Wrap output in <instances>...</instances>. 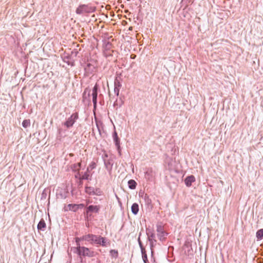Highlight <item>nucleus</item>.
Instances as JSON below:
<instances>
[{
	"mask_svg": "<svg viewBox=\"0 0 263 263\" xmlns=\"http://www.w3.org/2000/svg\"><path fill=\"white\" fill-rule=\"evenodd\" d=\"M140 235H141V234H140V235H139V238L138 239V243L139 245L140 248L141 249V251H142V250H145V249L142 245L141 241L140 240Z\"/></svg>",
	"mask_w": 263,
	"mask_h": 263,
	"instance_id": "obj_23",
	"label": "nucleus"
},
{
	"mask_svg": "<svg viewBox=\"0 0 263 263\" xmlns=\"http://www.w3.org/2000/svg\"><path fill=\"white\" fill-rule=\"evenodd\" d=\"M79 205L76 204H69L66 208V210L76 212L79 209Z\"/></svg>",
	"mask_w": 263,
	"mask_h": 263,
	"instance_id": "obj_13",
	"label": "nucleus"
},
{
	"mask_svg": "<svg viewBox=\"0 0 263 263\" xmlns=\"http://www.w3.org/2000/svg\"><path fill=\"white\" fill-rule=\"evenodd\" d=\"M95 67L90 63H87L84 69L87 73H92L94 71Z\"/></svg>",
	"mask_w": 263,
	"mask_h": 263,
	"instance_id": "obj_12",
	"label": "nucleus"
},
{
	"mask_svg": "<svg viewBox=\"0 0 263 263\" xmlns=\"http://www.w3.org/2000/svg\"><path fill=\"white\" fill-rule=\"evenodd\" d=\"M95 11L92 7H89L88 5H82L80 6L76 10L77 14H81L84 13H90Z\"/></svg>",
	"mask_w": 263,
	"mask_h": 263,
	"instance_id": "obj_3",
	"label": "nucleus"
},
{
	"mask_svg": "<svg viewBox=\"0 0 263 263\" xmlns=\"http://www.w3.org/2000/svg\"><path fill=\"white\" fill-rule=\"evenodd\" d=\"M85 192L89 195L101 196L102 194V191L100 189H95L91 186H86Z\"/></svg>",
	"mask_w": 263,
	"mask_h": 263,
	"instance_id": "obj_5",
	"label": "nucleus"
},
{
	"mask_svg": "<svg viewBox=\"0 0 263 263\" xmlns=\"http://www.w3.org/2000/svg\"><path fill=\"white\" fill-rule=\"evenodd\" d=\"M100 210V206L99 205H90L87 208V213L89 212H95L98 213Z\"/></svg>",
	"mask_w": 263,
	"mask_h": 263,
	"instance_id": "obj_10",
	"label": "nucleus"
},
{
	"mask_svg": "<svg viewBox=\"0 0 263 263\" xmlns=\"http://www.w3.org/2000/svg\"><path fill=\"white\" fill-rule=\"evenodd\" d=\"M121 84L118 79H116L114 82V87L120 88Z\"/></svg>",
	"mask_w": 263,
	"mask_h": 263,
	"instance_id": "obj_22",
	"label": "nucleus"
},
{
	"mask_svg": "<svg viewBox=\"0 0 263 263\" xmlns=\"http://www.w3.org/2000/svg\"><path fill=\"white\" fill-rule=\"evenodd\" d=\"M89 167H87L86 172H85L84 174L80 177V180H88L89 178Z\"/></svg>",
	"mask_w": 263,
	"mask_h": 263,
	"instance_id": "obj_16",
	"label": "nucleus"
},
{
	"mask_svg": "<svg viewBox=\"0 0 263 263\" xmlns=\"http://www.w3.org/2000/svg\"><path fill=\"white\" fill-rule=\"evenodd\" d=\"M30 125V122L29 120H24L22 123V126L24 128H27Z\"/></svg>",
	"mask_w": 263,
	"mask_h": 263,
	"instance_id": "obj_20",
	"label": "nucleus"
},
{
	"mask_svg": "<svg viewBox=\"0 0 263 263\" xmlns=\"http://www.w3.org/2000/svg\"><path fill=\"white\" fill-rule=\"evenodd\" d=\"M131 210L134 215H137L139 212V205L137 203H133L131 207Z\"/></svg>",
	"mask_w": 263,
	"mask_h": 263,
	"instance_id": "obj_15",
	"label": "nucleus"
},
{
	"mask_svg": "<svg viewBox=\"0 0 263 263\" xmlns=\"http://www.w3.org/2000/svg\"><path fill=\"white\" fill-rule=\"evenodd\" d=\"M256 238L258 240H260L263 238V229H259L257 231Z\"/></svg>",
	"mask_w": 263,
	"mask_h": 263,
	"instance_id": "obj_18",
	"label": "nucleus"
},
{
	"mask_svg": "<svg viewBox=\"0 0 263 263\" xmlns=\"http://www.w3.org/2000/svg\"><path fill=\"white\" fill-rule=\"evenodd\" d=\"M103 161L105 168L109 173H111L113 165V160L111 158H109L108 159H105L104 157H103Z\"/></svg>",
	"mask_w": 263,
	"mask_h": 263,
	"instance_id": "obj_8",
	"label": "nucleus"
},
{
	"mask_svg": "<svg viewBox=\"0 0 263 263\" xmlns=\"http://www.w3.org/2000/svg\"><path fill=\"white\" fill-rule=\"evenodd\" d=\"M195 181V177L193 175L187 176L184 180V182L187 186H190L192 183Z\"/></svg>",
	"mask_w": 263,
	"mask_h": 263,
	"instance_id": "obj_11",
	"label": "nucleus"
},
{
	"mask_svg": "<svg viewBox=\"0 0 263 263\" xmlns=\"http://www.w3.org/2000/svg\"><path fill=\"white\" fill-rule=\"evenodd\" d=\"M110 255L115 258H117L118 257V251L115 250H111L110 251Z\"/></svg>",
	"mask_w": 263,
	"mask_h": 263,
	"instance_id": "obj_21",
	"label": "nucleus"
},
{
	"mask_svg": "<svg viewBox=\"0 0 263 263\" xmlns=\"http://www.w3.org/2000/svg\"><path fill=\"white\" fill-rule=\"evenodd\" d=\"M141 251V253H142V257L144 263H146V262L148 261V259H147V254L146 253V251H145V250H142Z\"/></svg>",
	"mask_w": 263,
	"mask_h": 263,
	"instance_id": "obj_19",
	"label": "nucleus"
},
{
	"mask_svg": "<svg viewBox=\"0 0 263 263\" xmlns=\"http://www.w3.org/2000/svg\"><path fill=\"white\" fill-rule=\"evenodd\" d=\"M78 118V115L77 113L72 114L71 116L67 119L66 121L64 123V125L67 128L72 127Z\"/></svg>",
	"mask_w": 263,
	"mask_h": 263,
	"instance_id": "obj_4",
	"label": "nucleus"
},
{
	"mask_svg": "<svg viewBox=\"0 0 263 263\" xmlns=\"http://www.w3.org/2000/svg\"><path fill=\"white\" fill-rule=\"evenodd\" d=\"M81 163H78L77 164H75L73 165V168L74 170H77L78 171L79 170L80 168L81 167Z\"/></svg>",
	"mask_w": 263,
	"mask_h": 263,
	"instance_id": "obj_24",
	"label": "nucleus"
},
{
	"mask_svg": "<svg viewBox=\"0 0 263 263\" xmlns=\"http://www.w3.org/2000/svg\"><path fill=\"white\" fill-rule=\"evenodd\" d=\"M96 167V164L95 162H92L89 165V166L88 167H90L91 169H93Z\"/></svg>",
	"mask_w": 263,
	"mask_h": 263,
	"instance_id": "obj_27",
	"label": "nucleus"
},
{
	"mask_svg": "<svg viewBox=\"0 0 263 263\" xmlns=\"http://www.w3.org/2000/svg\"><path fill=\"white\" fill-rule=\"evenodd\" d=\"M157 231L159 239L161 241H163L167 233L164 231L163 227L161 226H157Z\"/></svg>",
	"mask_w": 263,
	"mask_h": 263,
	"instance_id": "obj_7",
	"label": "nucleus"
},
{
	"mask_svg": "<svg viewBox=\"0 0 263 263\" xmlns=\"http://www.w3.org/2000/svg\"><path fill=\"white\" fill-rule=\"evenodd\" d=\"M78 241L77 243V252L80 255L84 256L92 257L94 255V252L91 251L88 248L85 247H81Z\"/></svg>",
	"mask_w": 263,
	"mask_h": 263,
	"instance_id": "obj_2",
	"label": "nucleus"
},
{
	"mask_svg": "<svg viewBox=\"0 0 263 263\" xmlns=\"http://www.w3.org/2000/svg\"><path fill=\"white\" fill-rule=\"evenodd\" d=\"M82 240L88 241L90 244L97 246L106 247L109 245V241L106 237H103L100 235H96L92 234H88L83 236L82 237L76 238L77 242H78V241Z\"/></svg>",
	"mask_w": 263,
	"mask_h": 263,
	"instance_id": "obj_1",
	"label": "nucleus"
},
{
	"mask_svg": "<svg viewBox=\"0 0 263 263\" xmlns=\"http://www.w3.org/2000/svg\"><path fill=\"white\" fill-rule=\"evenodd\" d=\"M128 185L129 189L134 190L136 187L137 183L134 180L130 179L128 182Z\"/></svg>",
	"mask_w": 263,
	"mask_h": 263,
	"instance_id": "obj_17",
	"label": "nucleus"
},
{
	"mask_svg": "<svg viewBox=\"0 0 263 263\" xmlns=\"http://www.w3.org/2000/svg\"><path fill=\"white\" fill-rule=\"evenodd\" d=\"M112 137L115 144L117 148V149L120 152V139L119 138L116 131H114L112 134Z\"/></svg>",
	"mask_w": 263,
	"mask_h": 263,
	"instance_id": "obj_9",
	"label": "nucleus"
},
{
	"mask_svg": "<svg viewBox=\"0 0 263 263\" xmlns=\"http://www.w3.org/2000/svg\"><path fill=\"white\" fill-rule=\"evenodd\" d=\"M129 30H132V27H130V28H129Z\"/></svg>",
	"mask_w": 263,
	"mask_h": 263,
	"instance_id": "obj_31",
	"label": "nucleus"
},
{
	"mask_svg": "<svg viewBox=\"0 0 263 263\" xmlns=\"http://www.w3.org/2000/svg\"><path fill=\"white\" fill-rule=\"evenodd\" d=\"M98 86L97 84H96L92 88V102L93 104L94 108H96L97 103V96H98Z\"/></svg>",
	"mask_w": 263,
	"mask_h": 263,
	"instance_id": "obj_6",
	"label": "nucleus"
},
{
	"mask_svg": "<svg viewBox=\"0 0 263 263\" xmlns=\"http://www.w3.org/2000/svg\"><path fill=\"white\" fill-rule=\"evenodd\" d=\"M44 194V193L43 192V193H42V196H43Z\"/></svg>",
	"mask_w": 263,
	"mask_h": 263,
	"instance_id": "obj_32",
	"label": "nucleus"
},
{
	"mask_svg": "<svg viewBox=\"0 0 263 263\" xmlns=\"http://www.w3.org/2000/svg\"><path fill=\"white\" fill-rule=\"evenodd\" d=\"M120 88H117V87H114V92L117 96H118L119 95Z\"/></svg>",
	"mask_w": 263,
	"mask_h": 263,
	"instance_id": "obj_26",
	"label": "nucleus"
},
{
	"mask_svg": "<svg viewBox=\"0 0 263 263\" xmlns=\"http://www.w3.org/2000/svg\"><path fill=\"white\" fill-rule=\"evenodd\" d=\"M67 63L68 65H70L71 66H72L73 65V62L72 63L67 62Z\"/></svg>",
	"mask_w": 263,
	"mask_h": 263,
	"instance_id": "obj_29",
	"label": "nucleus"
},
{
	"mask_svg": "<svg viewBox=\"0 0 263 263\" xmlns=\"http://www.w3.org/2000/svg\"><path fill=\"white\" fill-rule=\"evenodd\" d=\"M104 157L105 159H106L108 158V155L107 154H105L104 155H103L102 158H103Z\"/></svg>",
	"mask_w": 263,
	"mask_h": 263,
	"instance_id": "obj_28",
	"label": "nucleus"
},
{
	"mask_svg": "<svg viewBox=\"0 0 263 263\" xmlns=\"http://www.w3.org/2000/svg\"><path fill=\"white\" fill-rule=\"evenodd\" d=\"M147 234L148 235V240L151 242L152 241V239L155 237V234L154 233H152L151 235H149L148 232H147Z\"/></svg>",
	"mask_w": 263,
	"mask_h": 263,
	"instance_id": "obj_25",
	"label": "nucleus"
},
{
	"mask_svg": "<svg viewBox=\"0 0 263 263\" xmlns=\"http://www.w3.org/2000/svg\"><path fill=\"white\" fill-rule=\"evenodd\" d=\"M149 175V173H148V172H146L145 173V175Z\"/></svg>",
	"mask_w": 263,
	"mask_h": 263,
	"instance_id": "obj_30",
	"label": "nucleus"
},
{
	"mask_svg": "<svg viewBox=\"0 0 263 263\" xmlns=\"http://www.w3.org/2000/svg\"><path fill=\"white\" fill-rule=\"evenodd\" d=\"M46 224L45 221L42 219H41L37 224V229L39 230L44 231L46 228Z\"/></svg>",
	"mask_w": 263,
	"mask_h": 263,
	"instance_id": "obj_14",
	"label": "nucleus"
}]
</instances>
